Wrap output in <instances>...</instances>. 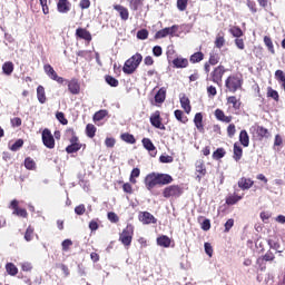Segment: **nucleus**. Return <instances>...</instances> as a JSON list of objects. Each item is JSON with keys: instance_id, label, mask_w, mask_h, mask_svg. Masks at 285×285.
<instances>
[{"instance_id": "obj_30", "label": "nucleus", "mask_w": 285, "mask_h": 285, "mask_svg": "<svg viewBox=\"0 0 285 285\" xmlns=\"http://www.w3.org/2000/svg\"><path fill=\"white\" fill-rule=\"evenodd\" d=\"M243 156H244V149L242 148V146H239V142H235L234 144L233 159L235 161H239Z\"/></svg>"}, {"instance_id": "obj_22", "label": "nucleus", "mask_w": 285, "mask_h": 285, "mask_svg": "<svg viewBox=\"0 0 285 285\" xmlns=\"http://www.w3.org/2000/svg\"><path fill=\"white\" fill-rule=\"evenodd\" d=\"M180 106L183 110L186 112V115H190V110H193V106H190V99L186 95H183L180 97Z\"/></svg>"}, {"instance_id": "obj_42", "label": "nucleus", "mask_w": 285, "mask_h": 285, "mask_svg": "<svg viewBox=\"0 0 285 285\" xmlns=\"http://www.w3.org/2000/svg\"><path fill=\"white\" fill-rule=\"evenodd\" d=\"M86 135L89 137V139H92L95 135H97V127L92 124H88L86 126Z\"/></svg>"}, {"instance_id": "obj_36", "label": "nucleus", "mask_w": 285, "mask_h": 285, "mask_svg": "<svg viewBox=\"0 0 285 285\" xmlns=\"http://www.w3.org/2000/svg\"><path fill=\"white\" fill-rule=\"evenodd\" d=\"M121 141H125V144H137V139L132 134L124 132L120 135Z\"/></svg>"}, {"instance_id": "obj_7", "label": "nucleus", "mask_w": 285, "mask_h": 285, "mask_svg": "<svg viewBox=\"0 0 285 285\" xmlns=\"http://www.w3.org/2000/svg\"><path fill=\"white\" fill-rule=\"evenodd\" d=\"M67 135H70L69 138L70 145L66 147V153L68 155H72V153H79V149L82 148L83 145L79 141V137H77V132L73 128L67 129Z\"/></svg>"}, {"instance_id": "obj_41", "label": "nucleus", "mask_w": 285, "mask_h": 285, "mask_svg": "<svg viewBox=\"0 0 285 285\" xmlns=\"http://www.w3.org/2000/svg\"><path fill=\"white\" fill-rule=\"evenodd\" d=\"M267 97L269 99H274L277 102H279V92L277 90L273 89V87H267Z\"/></svg>"}, {"instance_id": "obj_26", "label": "nucleus", "mask_w": 285, "mask_h": 285, "mask_svg": "<svg viewBox=\"0 0 285 285\" xmlns=\"http://www.w3.org/2000/svg\"><path fill=\"white\" fill-rule=\"evenodd\" d=\"M171 63L174 68H188V58L177 57L171 61Z\"/></svg>"}, {"instance_id": "obj_1", "label": "nucleus", "mask_w": 285, "mask_h": 285, "mask_svg": "<svg viewBox=\"0 0 285 285\" xmlns=\"http://www.w3.org/2000/svg\"><path fill=\"white\" fill-rule=\"evenodd\" d=\"M175 181V178L170 176V174H164V173H156L151 171L147 174L144 178V185L146 190L155 194V188H161L163 186H168L169 184H173Z\"/></svg>"}, {"instance_id": "obj_25", "label": "nucleus", "mask_w": 285, "mask_h": 285, "mask_svg": "<svg viewBox=\"0 0 285 285\" xmlns=\"http://www.w3.org/2000/svg\"><path fill=\"white\" fill-rule=\"evenodd\" d=\"M239 142L244 148H248V146H250V136H248V131H246V129L240 130Z\"/></svg>"}, {"instance_id": "obj_51", "label": "nucleus", "mask_w": 285, "mask_h": 285, "mask_svg": "<svg viewBox=\"0 0 285 285\" xmlns=\"http://www.w3.org/2000/svg\"><path fill=\"white\" fill-rule=\"evenodd\" d=\"M56 119H58V121H60L62 126H68V119L66 118V115L63 114V111H58L56 114Z\"/></svg>"}, {"instance_id": "obj_37", "label": "nucleus", "mask_w": 285, "mask_h": 285, "mask_svg": "<svg viewBox=\"0 0 285 285\" xmlns=\"http://www.w3.org/2000/svg\"><path fill=\"white\" fill-rule=\"evenodd\" d=\"M263 41L268 52H271V55H275V46L273 45V39L271 38V36H265Z\"/></svg>"}, {"instance_id": "obj_23", "label": "nucleus", "mask_w": 285, "mask_h": 285, "mask_svg": "<svg viewBox=\"0 0 285 285\" xmlns=\"http://www.w3.org/2000/svg\"><path fill=\"white\" fill-rule=\"evenodd\" d=\"M242 199H244V196H239L236 193H234L226 197L225 204H227V206H235V204H239V202H242Z\"/></svg>"}, {"instance_id": "obj_38", "label": "nucleus", "mask_w": 285, "mask_h": 285, "mask_svg": "<svg viewBox=\"0 0 285 285\" xmlns=\"http://www.w3.org/2000/svg\"><path fill=\"white\" fill-rule=\"evenodd\" d=\"M213 159H215V161H219V159H224V157H226V149L224 148H217L213 155H212Z\"/></svg>"}, {"instance_id": "obj_4", "label": "nucleus", "mask_w": 285, "mask_h": 285, "mask_svg": "<svg viewBox=\"0 0 285 285\" xmlns=\"http://www.w3.org/2000/svg\"><path fill=\"white\" fill-rule=\"evenodd\" d=\"M132 237H135V226L128 224L119 234V242L127 250L132 246Z\"/></svg>"}, {"instance_id": "obj_18", "label": "nucleus", "mask_w": 285, "mask_h": 285, "mask_svg": "<svg viewBox=\"0 0 285 285\" xmlns=\"http://www.w3.org/2000/svg\"><path fill=\"white\" fill-rule=\"evenodd\" d=\"M114 10L118 12L121 21H128V19L130 18V11H128V8L121 4H114Z\"/></svg>"}, {"instance_id": "obj_59", "label": "nucleus", "mask_w": 285, "mask_h": 285, "mask_svg": "<svg viewBox=\"0 0 285 285\" xmlns=\"http://www.w3.org/2000/svg\"><path fill=\"white\" fill-rule=\"evenodd\" d=\"M107 217L111 224H117L119 222V216L115 212H109Z\"/></svg>"}, {"instance_id": "obj_46", "label": "nucleus", "mask_w": 285, "mask_h": 285, "mask_svg": "<svg viewBox=\"0 0 285 285\" xmlns=\"http://www.w3.org/2000/svg\"><path fill=\"white\" fill-rule=\"evenodd\" d=\"M35 237V227L32 225H29L24 233V239L26 242H32Z\"/></svg>"}, {"instance_id": "obj_9", "label": "nucleus", "mask_w": 285, "mask_h": 285, "mask_svg": "<svg viewBox=\"0 0 285 285\" xmlns=\"http://www.w3.org/2000/svg\"><path fill=\"white\" fill-rule=\"evenodd\" d=\"M195 170H196V181H202L206 175H208V170L206 169V164L204 160L199 159L195 163Z\"/></svg>"}, {"instance_id": "obj_45", "label": "nucleus", "mask_w": 285, "mask_h": 285, "mask_svg": "<svg viewBox=\"0 0 285 285\" xmlns=\"http://www.w3.org/2000/svg\"><path fill=\"white\" fill-rule=\"evenodd\" d=\"M105 81L108 86H111V88H117L119 86V80L110 75L105 76Z\"/></svg>"}, {"instance_id": "obj_16", "label": "nucleus", "mask_w": 285, "mask_h": 285, "mask_svg": "<svg viewBox=\"0 0 285 285\" xmlns=\"http://www.w3.org/2000/svg\"><path fill=\"white\" fill-rule=\"evenodd\" d=\"M68 90L71 95H79L81 92V85H79V80L77 78H72L71 80H67Z\"/></svg>"}, {"instance_id": "obj_53", "label": "nucleus", "mask_w": 285, "mask_h": 285, "mask_svg": "<svg viewBox=\"0 0 285 285\" xmlns=\"http://www.w3.org/2000/svg\"><path fill=\"white\" fill-rule=\"evenodd\" d=\"M186 8H188V0H177V9L180 12L186 11Z\"/></svg>"}, {"instance_id": "obj_10", "label": "nucleus", "mask_w": 285, "mask_h": 285, "mask_svg": "<svg viewBox=\"0 0 285 285\" xmlns=\"http://www.w3.org/2000/svg\"><path fill=\"white\" fill-rule=\"evenodd\" d=\"M42 144L46 148H49V150L55 148V136H52V131L48 128L42 130Z\"/></svg>"}, {"instance_id": "obj_43", "label": "nucleus", "mask_w": 285, "mask_h": 285, "mask_svg": "<svg viewBox=\"0 0 285 285\" xmlns=\"http://www.w3.org/2000/svg\"><path fill=\"white\" fill-rule=\"evenodd\" d=\"M6 271L8 275H11L12 277H14L17 273H19V268H17V265H14V263H7Z\"/></svg>"}, {"instance_id": "obj_54", "label": "nucleus", "mask_w": 285, "mask_h": 285, "mask_svg": "<svg viewBox=\"0 0 285 285\" xmlns=\"http://www.w3.org/2000/svg\"><path fill=\"white\" fill-rule=\"evenodd\" d=\"M19 148H23V139L16 140L14 144L10 147V150H12V153H17Z\"/></svg>"}, {"instance_id": "obj_34", "label": "nucleus", "mask_w": 285, "mask_h": 285, "mask_svg": "<svg viewBox=\"0 0 285 285\" xmlns=\"http://www.w3.org/2000/svg\"><path fill=\"white\" fill-rule=\"evenodd\" d=\"M106 117H108V110L100 109L95 112L92 119H94L95 124H97V121H102V119H106Z\"/></svg>"}, {"instance_id": "obj_11", "label": "nucleus", "mask_w": 285, "mask_h": 285, "mask_svg": "<svg viewBox=\"0 0 285 285\" xmlns=\"http://www.w3.org/2000/svg\"><path fill=\"white\" fill-rule=\"evenodd\" d=\"M178 29H179V27H177V24H174L171 27H166V28L157 31L154 36V39H164V38L168 37V35H170V37H174L175 32H177Z\"/></svg>"}, {"instance_id": "obj_58", "label": "nucleus", "mask_w": 285, "mask_h": 285, "mask_svg": "<svg viewBox=\"0 0 285 285\" xmlns=\"http://www.w3.org/2000/svg\"><path fill=\"white\" fill-rule=\"evenodd\" d=\"M13 215H17L18 217H23L24 219L28 217V210L26 208H17L16 212H13Z\"/></svg>"}, {"instance_id": "obj_19", "label": "nucleus", "mask_w": 285, "mask_h": 285, "mask_svg": "<svg viewBox=\"0 0 285 285\" xmlns=\"http://www.w3.org/2000/svg\"><path fill=\"white\" fill-rule=\"evenodd\" d=\"M214 117H216L217 121H222L223 124H230V121H233V116H226L224 110L219 108L214 111Z\"/></svg>"}, {"instance_id": "obj_57", "label": "nucleus", "mask_w": 285, "mask_h": 285, "mask_svg": "<svg viewBox=\"0 0 285 285\" xmlns=\"http://www.w3.org/2000/svg\"><path fill=\"white\" fill-rule=\"evenodd\" d=\"M237 132V129H236V127H235V124H229L228 126H227V136L228 137H230V138H233V137H235V134Z\"/></svg>"}, {"instance_id": "obj_39", "label": "nucleus", "mask_w": 285, "mask_h": 285, "mask_svg": "<svg viewBox=\"0 0 285 285\" xmlns=\"http://www.w3.org/2000/svg\"><path fill=\"white\" fill-rule=\"evenodd\" d=\"M190 63H199L202 61H204V52L202 51H197L195 53H193L189 58Z\"/></svg>"}, {"instance_id": "obj_17", "label": "nucleus", "mask_w": 285, "mask_h": 285, "mask_svg": "<svg viewBox=\"0 0 285 285\" xmlns=\"http://www.w3.org/2000/svg\"><path fill=\"white\" fill-rule=\"evenodd\" d=\"M141 144L144 146V149L150 153L151 157H157V147H155V144H153V140H150V138H142Z\"/></svg>"}, {"instance_id": "obj_2", "label": "nucleus", "mask_w": 285, "mask_h": 285, "mask_svg": "<svg viewBox=\"0 0 285 285\" xmlns=\"http://www.w3.org/2000/svg\"><path fill=\"white\" fill-rule=\"evenodd\" d=\"M244 86V76L242 73H233L228 76L225 80V88L227 92H232L235 95L237 90H242V87Z\"/></svg>"}, {"instance_id": "obj_47", "label": "nucleus", "mask_w": 285, "mask_h": 285, "mask_svg": "<svg viewBox=\"0 0 285 285\" xmlns=\"http://www.w3.org/2000/svg\"><path fill=\"white\" fill-rule=\"evenodd\" d=\"M229 32L236 38L239 39L242 37H244V31L242 30V28L234 26L229 29Z\"/></svg>"}, {"instance_id": "obj_33", "label": "nucleus", "mask_w": 285, "mask_h": 285, "mask_svg": "<svg viewBox=\"0 0 285 285\" xmlns=\"http://www.w3.org/2000/svg\"><path fill=\"white\" fill-rule=\"evenodd\" d=\"M227 104L233 105L234 110H239V108H242V101L237 98V96L227 97Z\"/></svg>"}, {"instance_id": "obj_35", "label": "nucleus", "mask_w": 285, "mask_h": 285, "mask_svg": "<svg viewBox=\"0 0 285 285\" xmlns=\"http://www.w3.org/2000/svg\"><path fill=\"white\" fill-rule=\"evenodd\" d=\"M2 71L7 77H10L14 72V63L12 61H7L2 65Z\"/></svg>"}, {"instance_id": "obj_63", "label": "nucleus", "mask_w": 285, "mask_h": 285, "mask_svg": "<svg viewBox=\"0 0 285 285\" xmlns=\"http://www.w3.org/2000/svg\"><path fill=\"white\" fill-rule=\"evenodd\" d=\"M207 95L208 97H216L217 96V88L213 85L207 87Z\"/></svg>"}, {"instance_id": "obj_13", "label": "nucleus", "mask_w": 285, "mask_h": 285, "mask_svg": "<svg viewBox=\"0 0 285 285\" xmlns=\"http://www.w3.org/2000/svg\"><path fill=\"white\" fill-rule=\"evenodd\" d=\"M76 39H82L90 43V41H92V33H90L88 29L79 27L76 29Z\"/></svg>"}, {"instance_id": "obj_3", "label": "nucleus", "mask_w": 285, "mask_h": 285, "mask_svg": "<svg viewBox=\"0 0 285 285\" xmlns=\"http://www.w3.org/2000/svg\"><path fill=\"white\" fill-rule=\"evenodd\" d=\"M141 61H144V56H141V53L139 52H136L134 56L125 61L122 72L125 75H135V72H137V68H139V66L141 65Z\"/></svg>"}, {"instance_id": "obj_8", "label": "nucleus", "mask_w": 285, "mask_h": 285, "mask_svg": "<svg viewBox=\"0 0 285 285\" xmlns=\"http://www.w3.org/2000/svg\"><path fill=\"white\" fill-rule=\"evenodd\" d=\"M43 70L46 75L49 77V79H51L52 81H57V83H63L66 81V78L57 75V71H55V68H52V65H49V63L45 65Z\"/></svg>"}, {"instance_id": "obj_14", "label": "nucleus", "mask_w": 285, "mask_h": 285, "mask_svg": "<svg viewBox=\"0 0 285 285\" xmlns=\"http://www.w3.org/2000/svg\"><path fill=\"white\" fill-rule=\"evenodd\" d=\"M72 9V3L69 0H58L57 2V11L60 14H68Z\"/></svg>"}, {"instance_id": "obj_50", "label": "nucleus", "mask_w": 285, "mask_h": 285, "mask_svg": "<svg viewBox=\"0 0 285 285\" xmlns=\"http://www.w3.org/2000/svg\"><path fill=\"white\" fill-rule=\"evenodd\" d=\"M36 166L37 164L32 158L28 157L24 159V168H27V170H35Z\"/></svg>"}, {"instance_id": "obj_61", "label": "nucleus", "mask_w": 285, "mask_h": 285, "mask_svg": "<svg viewBox=\"0 0 285 285\" xmlns=\"http://www.w3.org/2000/svg\"><path fill=\"white\" fill-rule=\"evenodd\" d=\"M247 1V8H249L250 12L253 14L257 13V3L253 0H246Z\"/></svg>"}, {"instance_id": "obj_64", "label": "nucleus", "mask_w": 285, "mask_h": 285, "mask_svg": "<svg viewBox=\"0 0 285 285\" xmlns=\"http://www.w3.org/2000/svg\"><path fill=\"white\" fill-rule=\"evenodd\" d=\"M76 215H83L86 213V205L81 204L75 208Z\"/></svg>"}, {"instance_id": "obj_12", "label": "nucleus", "mask_w": 285, "mask_h": 285, "mask_svg": "<svg viewBox=\"0 0 285 285\" xmlns=\"http://www.w3.org/2000/svg\"><path fill=\"white\" fill-rule=\"evenodd\" d=\"M150 124L154 126V128H158L159 130H166V126L161 124V112L159 110H156L151 116H150Z\"/></svg>"}, {"instance_id": "obj_29", "label": "nucleus", "mask_w": 285, "mask_h": 285, "mask_svg": "<svg viewBox=\"0 0 285 285\" xmlns=\"http://www.w3.org/2000/svg\"><path fill=\"white\" fill-rule=\"evenodd\" d=\"M170 244H173V240H170V237L166 235H161L157 238V245L163 248H170Z\"/></svg>"}, {"instance_id": "obj_24", "label": "nucleus", "mask_w": 285, "mask_h": 285, "mask_svg": "<svg viewBox=\"0 0 285 285\" xmlns=\"http://www.w3.org/2000/svg\"><path fill=\"white\" fill-rule=\"evenodd\" d=\"M256 135L262 141V139H271V131L266 129L264 126L256 127Z\"/></svg>"}, {"instance_id": "obj_21", "label": "nucleus", "mask_w": 285, "mask_h": 285, "mask_svg": "<svg viewBox=\"0 0 285 285\" xmlns=\"http://www.w3.org/2000/svg\"><path fill=\"white\" fill-rule=\"evenodd\" d=\"M168 89L166 87H161L155 95L154 99L156 104H164L166 101V95Z\"/></svg>"}, {"instance_id": "obj_27", "label": "nucleus", "mask_w": 285, "mask_h": 285, "mask_svg": "<svg viewBox=\"0 0 285 285\" xmlns=\"http://www.w3.org/2000/svg\"><path fill=\"white\" fill-rule=\"evenodd\" d=\"M194 124H195L198 132H204V115H202V112H197L195 115Z\"/></svg>"}, {"instance_id": "obj_56", "label": "nucleus", "mask_w": 285, "mask_h": 285, "mask_svg": "<svg viewBox=\"0 0 285 285\" xmlns=\"http://www.w3.org/2000/svg\"><path fill=\"white\" fill-rule=\"evenodd\" d=\"M122 190L126 193V195H132V193H135L130 183L122 184Z\"/></svg>"}, {"instance_id": "obj_15", "label": "nucleus", "mask_w": 285, "mask_h": 285, "mask_svg": "<svg viewBox=\"0 0 285 285\" xmlns=\"http://www.w3.org/2000/svg\"><path fill=\"white\" fill-rule=\"evenodd\" d=\"M138 219L139 222H141V224L145 225L157 224V218H155L153 214H150V212H140L138 215Z\"/></svg>"}, {"instance_id": "obj_48", "label": "nucleus", "mask_w": 285, "mask_h": 285, "mask_svg": "<svg viewBox=\"0 0 285 285\" xmlns=\"http://www.w3.org/2000/svg\"><path fill=\"white\" fill-rule=\"evenodd\" d=\"M141 6H144V1L141 0H129V8L134 10V12H137Z\"/></svg>"}, {"instance_id": "obj_6", "label": "nucleus", "mask_w": 285, "mask_h": 285, "mask_svg": "<svg viewBox=\"0 0 285 285\" xmlns=\"http://www.w3.org/2000/svg\"><path fill=\"white\" fill-rule=\"evenodd\" d=\"M161 195L165 199H179L184 195V187L169 184L163 189Z\"/></svg>"}, {"instance_id": "obj_31", "label": "nucleus", "mask_w": 285, "mask_h": 285, "mask_svg": "<svg viewBox=\"0 0 285 285\" xmlns=\"http://www.w3.org/2000/svg\"><path fill=\"white\" fill-rule=\"evenodd\" d=\"M37 99L39 104H46V101H48V98L46 97V88L41 85L37 87Z\"/></svg>"}, {"instance_id": "obj_40", "label": "nucleus", "mask_w": 285, "mask_h": 285, "mask_svg": "<svg viewBox=\"0 0 285 285\" xmlns=\"http://www.w3.org/2000/svg\"><path fill=\"white\" fill-rule=\"evenodd\" d=\"M174 115L177 121H180V124H188V117L184 115V111L177 109L174 111Z\"/></svg>"}, {"instance_id": "obj_52", "label": "nucleus", "mask_w": 285, "mask_h": 285, "mask_svg": "<svg viewBox=\"0 0 285 285\" xmlns=\"http://www.w3.org/2000/svg\"><path fill=\"white\" fill-rule=\"evenodd\" d=\"M71 246H72V239H70V238H67V239L62 240V243H61L63 253H68V250H70Z\"/></svg>"}, {"instance_id": "obj_44", "label": "nucleus", "mask_w": 285, "mask_h": 285, "mask_svg": "<svg viewBox=\"0 0 285 285\" xmlns=\"http://www.w3.org/2000/svg\"><path fill=\"white\" fill-rule=\"evenodd\" d=\"M220 59L222 58L219 57V53L212 51L209 53V59L207 62H209L212 66H217V63H219Z\"/></svg>"}, {"instance_id": "obj_28", "label": "nucleus", "mask_w": 285, "mask_h": 285, "mask_svg": "<svg viewBox=\"0 0 285 285\" xmlns=\"http://www.w3.org/2000/svg\"><path fill=\"white\" fill-rule=\"evenodd\" d=\"M282 148H284V138L282 137V135L276 134L274 137L273 150L279 153Z\"/></svg>"}, {"instance_id": "obj_5", "label": "nucleus", "mask_w": 285, "mask_h": 285, "mask_svg": "<svg viewBox=\"0 0 285 285\" xmlns=\"http://www.w3.org/2000/svg\"><path fill=\"white\" fill-rule=\"evenodd\" d=\"M226 72H228V69H226L224 65H218L209 72L207 81H212V83H215L216 86H222L224 82V75H226Z\"/></svg>"}, {"instance_id": "obj_55", "label": "nucleus", "mask_w": 285, "mask_h": 285, "mask_svg": "<svg viewBox=\"0 0 285 285\" xmlns=\"http://www.w3.org/2000/svg\"><path fill=\"white\" fill-rule=\"evenodd\" d=\"M159 161L160 164H173V161H175V158H173V156L169 155H161L159 157Z\"/></svg>"}, {"instance_id": "obj_62", "label": "nucleus", "mask_w": 285, "mask_h": 285, "mask_svg": "<svg viewBox=\"0 0 285 285\" xmlns=\"http://www.w3.org/2000/svg\"><path fill=\"white\" fill-rule=\"evenodd\" d=\"M264 262H274L275 261V254L273 252L267 250L266 254L263 256Z\"/></svg>"}, {"instance_id": "obj_49", "label": "nucleus", "mask_w": 285, "mask_h": 285, "mask_svg": "<svg viewBox=\"0 0 285 285\" xmlns=\"http://www.w3.org/2000/svg\"><path fill=\"white\" fill-rule=\"evenodd\" d=\"M139 175H141V170L137 167L134 168L129 177L130 184H137V177H139Z\"/></svg>"}, {"instance_id": "obj_60", "label": "nucleus", "mask_w": 285, "mask_h": 285, "mask_svg": "<svg viewBox=\"0 0 285 285\" xmlns=\"http://www.w3.org/2000/svg\"><path fill=\"white\" fill-rule=\"evenodd\" d=\"M137 39H140L141 41H145V39H148V30L141 29L137 31Z\"/></svg>"}, {"instance_id": "obj_20", "label": "nucleus", "mask_w": 285, "mask_h": 285, "mask_svg": "<svg viewBox=\"0 0 285 285\" xmlns=\"http://www.w3.org/2000/svg\"><path fill=\"white\" fill-rule=\"evenodd\" d=\"M254 185L255 181H253V179L250 178L242 177L238 180V188H240V190H250V188H253Z\"/></svg>"}, {"instance_id": "obj_32", "label": "nucleus", "mask_w": 285, "mask_h": 285, "mask_svg": "<svg viewBox=\"0 0 285 285\" xmlns=\"http://www.w3.org/2000/svg\"><path fill=\"white\" fill-rule=\"evenodd\" d=\"M214 43H215V47L218 49H222V48H224V46H226V38H225L224 32L217 33Z\"/></svg>"}]
</instances>
